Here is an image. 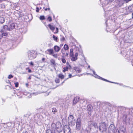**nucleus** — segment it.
I'll use <instances>...</instances> for the list:
<instances>
[{
	"instance_id": "1",
	"label": "nucleus",
	"mask_w": 133,
	"mask_h": 133,
	"mask_svg": "<svg viewBox=\"0 0 133 133\" xmlns=\"http://www.w3.org/2000/svg\"><path fill=\"white\" fill-rule=\"evenodd\" d=\"M107 124L105 122H101L99 124V130L101 133H103L107 131Z\"/></svg>"
},
{
	"instance_id": "2",
	"label": "nucleus",
	"mask_w": 133,
	"mask_h": 133,
	"mask_svg": "<svg viewBox=\"0 0 133 133\" xmlns=\"http://www.w3.org/2000/svg\"><path fill=\"white\" fill-rule=\"evenodd\" d=\"M68 122L70 125H71V126H74L75 125V121L72 115H70L69 116Z\"/></svg>"
},
{
	"instance_id": "3",
	"label": "nucleus",
	"mask_w": 133,
	"mask_h": 133,
	"mask_svg": "<svg viewBox=\"0 0 133 133\" xmlns=\"http://www.w3.org/2000/svg\"><path fill=\"white\" fill-rule=\"evenodd\" d=\"M116 128L115 125L113 124H110L109 126L108 129V133H116Z\"/></svg>"
},
{
	"instance_id": "4",
	"label": "nucleus",
	"mask_w": 133,
	"mask_h": 133,
	"mask_svg": "<svg viewBox=\"0 0 133 133\" xmlns=\"http://www.w3.org/2000/svg\"><path fill=\"white\" fill-rule=\"evenodd\" d=\"M55 125L56 130L59 133L61 132L63 129V128L61 123L59 122H57L56 123Z\"/></svg>"
},
{
	"instance_id": "5",
	"label": "nucleus",
	"mask_w": 133,
	"mask_h": 133,
	"mask_svg": "<svg viewBox=\"0 0 133 133\" xmlns=\"http://www.w3.org/2000/svg\"><path fill=\"white\" fill-rule=\"evenodd\" d=\"M28 57L31 59H33L36 57V55L34 51H29L28 52Z\"/></svg>"
},
{
	"instance_id": "6",
	"label": "nucleus",
	"mask_w": 133,
	"mask_h": 133,
	"mask_svg": "<svg viewBox=\"0 0 133 133\" xmlns=\"http://www.w3.org/2000/svg\"><path fill=\"white\" fill-rule=\"evenodd\" d=\"M81 119L80 118H78L77 119L76 124V129L77 131L79 130L81 128Z\"/></svg>"
},
{
	"instance_id": "7",
	"label": "nucleus",
	"mask_w": 133,
	"mask_h": 133,
	"mask_svg": "<svg viewBox=\"0 0 133 133\" xmlns=\"http://www.w3.org/2000/svg\"><path fill=\"white\" fill-rule=\"evenodd\" d=\"M92 71L93 72V74H94V76L95 78H97L99 79H101L102 80H103V81H105L106 82H111V83H114L115 84H119V83H118L113 82H110V81H108L107 80V79H105L104 78H103L100 77L98 75H97L96 74V73L95 72V71H94V70H92Z\"/></svg>"
},
{
	"instance_id": "8",
	"label": "nucleus",
	"mask_w": 133,
	"mask_h": 133,
	"mask_svg": "<svg viewBox=\"0 0 133 133\" xmlns=\"http://www.w3.org/2000/svg\"><path fill=\"white\" fill-rule=\"evenodd\" d=\"M114 0H100V1L102 2V5L103 7H104L108 4L112 2Z\"/></svg>"
},
{
	"instance_id": "9",
	"label": "nucleus",
	"mask_w": 133,
	"mask_h": 133,
	"mask_svg": "<svg viewBox=\"0 0 133 133\" xmlns=\"http://www.w3.org/2000/svg\"><path fill=\"white\" fill-rule=\"evenodd\" d=\"M116 133H126L125 129L123 126H121L119 127V130H117Z\"/></svg>"
},
{
	"instance_id": "10",
	"label": "nucleus",
	"mask_w": 133,
	"mask_h": 133,
	"mask_svg": "<svg viewBox=\"0 0 133 133\" xmlns=\"http://www.w3.org/2000/svg\"><path fill=\"white\" fill-rule=\"evenodd\" d=\"M64 133H71V129L68 125H65L64 127Z\"/></svg>"
},
{
	"instance_id": "11",
	"label": "nucleus",
	"mask_w": 133,
	"mask_h": 133,
	"mask_svg": "<svg viewBox=\"0 0 133 133\" xmlns=\"http://www.w3.org/2000/svg\"><path fill=\"white\" fill-rule=\"evenodd\" d=\"M116 3L119 7H121L123 5L125 2L124 0H117Z\"/></svg>"
},
{
	"instance_id": "12",
	"label": "nucleus",
	"mask_w": 133,
	"mask_h": 133,
	"mask_svg": "<svg viewBox=\"0 0 133 133\" xmlns=\"http://www.w3.org/2000/svg\"><path fill=\"white\" fill-rule=\"evenodd\" d=\"M0 32H1V35L2 36V37L3 36H6L8 35V33L7 32H5L3 29H2L0 30Z\"/></svg>"
},
{
	"instance_id": "13",
	"label": "nucleus",
	"mask_w": 133,
	"mask_h": 133,
	"mask_svg": "<svg viewBox=\"0 0 133 133\" xmlns=\"http://www.w3.org/2000/svg\"><path fill=\"white\" fill-rule=\"evenodd\" d=\"M127 115H125L124 116L123 118H125V119H123V121L126 124H129L130 122L129 121V119H127Z\"/></svg>"
},
{
	"instance_id": "14",
	"label": "nucleus",
	"mask_w": 133,
	"mask_h": 133,
	"mask_svg": "<svg viewBox=\"0 0 133 133\" xmlns=\"http://www.w3.org/2000/svg\"><path fill=\"white\" fill-rule=\"evenodd\" d=\"M79 97H75L73 101V103L75 104H76L79 101Z\"/></svg>"
},
{
	"instance_id": "15",
	"label": "nucleus",
	"mask_w": 133,
	"mask_h": 133,
	"mask_svg": "<svg viewBox=\"0 0 133 133\" xmlns=\"http://www.w3.org/2000/svg\"><path fill=\"white\" fill-rule=\"evenodd\" d=\"M54 49L56 52H58L60 50L61 48L57 45H55L54 47Z\"/></svg>"
},
{
	"instance_id": "16",
	"label": "nucleus",
	"mask_w": 133,
	"mask_h": 133,
	"mask_svg": "<svg viewBox=\"0 0 133 133\" xmlns=\"http://www.w3.org/2000/svg\"><path fill=\"white\" fill-rule=\"evenodd\" d=\"M5 21V18L3 16H0V23H3Z\"/></svg>"
},
{
	"instance_id": "17",
	"label": "nucleus",
	"mask_w": 133,
	"mask_h": 133,
	"mask_svg": "<svg viewBox=\"0 0 133 133\" xmlns=\"http://www.w3.org/2000/svg\"><path fill=\"white\" fill-rule=\"evenodd\" d=\"M15 26L14 23H13L10 24L9 26V28L10 30H11L15 28Z\"/></svg>"
},
{
	"instance_id": "18",
	"label": "nucleus",
	"mask_w": 133,
	"mask_h": 133,
	"mask_svg": "<svg viewBox=\"0 0 133 133\" xmlns=\"http://www.w3.org/2000/svg\"><path fill=\"white\" fill-rule=\"evenodd\" d=\"M128 9L130 12H132L133 11V4L128 6Z\"/></svg>"
},
{
	"instance_id": "19",
	"label": "nucleus",
	"mask_w": 133,
	"mask_h": 133,
	"mask_svg": "<svg viewBox=\"0 0 133 133\" xmlns=\"http://www.w3.org/2000/svg\"><path fill=\"white\" fill-rule=\"evenodd\" d=\"M47 51L48 52V54L50 55H51L54 54V50L52 49H48Z\"/></svg>"
},
{
	"instance_id": "20",
	"label": "nucleus",
	"mask_w": 133,
	"mask_h": 133,
	"mask_svg": "<svg viewBox=\"0 0 133 133\" xmlns=\"http://www.w3.org/2000/svg\"><path fill=\"white\" fill-rule=\"evenodd\" d=\"M89 123H90L92 125H91V126H94L95 128H97L98 129V128L97 126V124L96 123H94L93 121L90 122Z\"/></svg>"
},
{
	"instance_id": "21",
	"label": "nucleus",
	"mask_w": 133,
	"mask_h": 133,
	"mask_svg": "<svg viewBox=\"0 0 133 133\" xmlns=\"http://www.w3.org/2000/svg\"><path fill=\"white\" fill-rule=\"evenodd\" d=\"M2 29H3L5 31L6 30L10 31L9 26H8L7 25H5L4 26L3 28Z\"/></svg>"
},
{
	"instance_id": "22",
	"label": "nucleus",
	"mask_w": 133,
	"mask_h": 133,
	"mask_svg": "<svg viewBox=\"0 0 133 133\" xmlns=\"http://www.w3.org/2000/svg\"><path fill=\"white\" fill-rule=\"evenodd\" d=\"M50 62L51 63V65L54 66H56V63L54 59H51L50 60Z\"/></svg>"
},
{
	"instance_id": "23",
	"label": "nucleus",
	"mask_w": 133,
	"mask_h": 133,
	"mask_svg": "<svg viewBox=\"0 0 133 133\" xmlns=\"http://www.w3.org/2000/svg\"><path fill=\"white\" fill-rule=\"evenodd\" d=\"M48 27L50 28L51 30L53 32H54V30L55 29V27L52 25L50 24H49L48 25Z\"/></svg>"
},
{
	"instance_id": "24",
	"label": "nucleus",
	"mask_w": 133,
	"mask_h": 133,
	"mask_svg": "<svg viewBox=\"0 0 133 133\" xmlns=\"http://www.w3.org/2000/svg\"><path fill=\"white\" fill-rule=\"evenodd\" d=\"M74 69L75 70L77 73H79L81 71L80 69L79 68L76 67L74 68Z\"/></svg>"
},
{
	"instance_id": "25",
	"label": "nucleus",
	"mask_w": 133,
	"mask_h": 133,
	"mask_svg": "<svg viewBox=\"0 0 133 133\" xmlns=\"http://www.w3.org/2000/svg\"><path fill=\"white\" fill-rule=\"evenodd\" d=\"M89 131L86 129V130L82 129L81 130V133H88Z\"/></svg>"
},
{
	"instance_id": "26",
	"label": "nucleus",
	"mask_w": 133,
	"mask_h": 133,
	"mask_svg": "<svg viewBox=\"0 0 133 133\" xmlns=\"http://www.w3.org/2000/svg\"><path fill=\"white\" fill-rule=\"evenodd\" d=\"M57 110L56 108H53L52 109V112L54 114H55V113L57 112Z\"/></svg>"
},
{
	"instance_id": "27",
	"label": "nucleus",
	"mask_w": 133,
	"mask_h": 133,
	"mask_svg": "<svg viewBox=\"0 0 133 133\" xmlns=\"http://www.w3.org/2000/svg\"><path fill=\"white\" fill-rule=\"evenodd\" d=\"M87 109L88 111L89 112L90 111H91V110H92V107L90 105H88L87 107Z\"/></svg>"
},
{
	"instance_id": "28",
	"label": "nucleus",
	"mask_w": 133,
	"mask_h": 133,
	"mask_svg": "<svg viewBox=\"0 0 133 133\" xmlns=\"http://www.w3.org/2000/svg\"><path fill=\"white\" fill-rule=\"evenodd\" d=\"M63 48L65 50H66L68 49L69 46L68 45L65 44Z\"/></svg>"
},
{
	"instance_id": "29",
	"label": "nucleus",
	"mask_w": 133,
	"mask_h": 133,
	"mask_svg": "<svg viewBox=\"0 0 133 133\" xmlns=\"http://www.w3.org/2000/svg\"><path fill=\"white\" fill-rule=\"evenodd\" d=\"M125 41L126 43H130L131 42V41L130 39H127L125 38Z\"/></svg>"
},
{
	"instance_id": "30",
	"label": "nucleus",
	"mask_w": 133,
	"mask_h": 133,
	"mask_svg": "<svg viewBox=\"0 0 133 133\" xmlns=\"http://www.w3.org/2000/svg\"><path fill=\"white\" fill-rule=\"evenodd\" d=\"M72 57L71 58V60L72 61H76L77 59V57H74V56L73 57Z\"/></svg>"
},
{
	"instance_id": "31",
	"label": "nucleus",
	"mask_w": 133,
	"mask_h": 133,
	"mask_svg": "<svg viewBox=\"0 0 133 133\" xmlns=\"http://www.w3.org/2000/svg\"><path fill=\"white\" fill-rule=\"evenodd\" d=\"M58 77L61 79H63L64 77V76L63 75L61 74H59L58 75Z\"/></svg>"
},
{
	"instance_id": "32",
	"label": "nucleus",
	"mask_w": 133,
	"mask_h": 133,
	"mask_svg": "<svg viewBox=\"0 0 133 133\" xmlns=\"http://www.w3.org/2000/svg\"><path fill=\"white\" fill-rule=\"evenodd\" d=\"M52 37L53 38L54 40L55 41H57V40L58 39V38L56 36L54 35H53L52 36Z\"/></svg>"
},
{
	"instance_id": "33",
	"label": "nucleus",
	"mask_w": 133,
	"mask_h": 133,
	"mask_svg": "<svg viewBox=\"0 0 133 133\" xmlns=\"http://www.w3.org/2000/svg\"><path fill=\"white\" fill-rule=\"evenodd\" d=\"M66 67H67V68L68 69H70L71 68V65L69 64V63L68 62L66 63Z\"/></svg>"
},
{
	"instance_id": "34",
	"label": "nucleus",
	"mask_w": 133,
	"mask_h": 133,
	"mask_svg": "<svg viewBox=\"0 0 133 133\" xmlns=\"http://www.w3.org/2000/svg\"><path fill=\"white\" fill-rule=\"evenodd\" d=\"M39 18L41 20H43L45 19V18L44 16H41Z\"/></svg>"
},
{
	"instance_id": "35",
	"label": "nucleus",
	"mask_w": 133,
	"mask_h": 133,
	"mask_svg": "<svg viewBox=\"0 0 133 133\" xmlns=\"http://www.w3.org/2000/svg\"><path fill=\"white\" fill-rule=\"evenodd\" d=\"M52 55V56H53V57L55 58H57L58 55V54H53Z\"/></svg>"
},
{
	"instance_id": "36",
	"label": "nucleus",
	"mask_w": 133,
	"mask_h": 133,
	"mask_svg": "<svg viewBox=\"0 0 133 133\" xmlns=\"http://www.w3.org/2000/svg\"><path fill=\"white\" fill-rule=\"evenodd\" d=\"M67 67H64L63 68V72H65V71H68V68Z\"/></svg>"
},
{
	"instance_id": "37",
	"label": "nucleus",
	"mask_w": 133,
	"mask_h": 133,
	"mask_svg": "<svg viewBox=\"0 0 133 133\" xmlns=\"http://www.w3.org/2000/svg\"><path fill=\"white\" fill-rule=\"evenodd\" d=\"M81 54L82 56L84 58V60L85 62H86V59H85V58L84 56V55H83V54L82 53V51H81Z\"/></svg>"
},
{
	"instance_id": "38",
	"label": "nucleus",
	"mask_w": 133,
	"mask_h": 133,
	"mask_svg": "<svg viewBox=\"0 0 133 133\" xmlns=\"http://www.w3.org/2000/svg\"><path fill=\"white\" fill-rule=\"evenodd\" d=\"M61 61L63 63H66V60L64 58H62Z\"/></svg>"
},
{
	"instance_id": "39",
	"label": "nucleus",
	"mask_w": 133,
	"mask_h": 133,
	"mask_svg": "<svg viewBox=\"0 0 133 133\" xmlns=\"http://www.w3.org/2000/svg\"><path fill=\"white\" fill-rule=\"evenodd\" d=\"M47 19L49 22H51L52 20V18L50 16L48 17V18Z\"/></svg>"
},
{
	"instance_id": "40",
	"label": "nucleus",
	"mask_w": 133,
	"mask_h": 133,
	"mask_svg": "<svg viewBox=\"0 0 133 133\" xmlns=\"http://www.w3.org/2000/svg\"><path fill=\"white\" fill-rule=\"evenodd\" d=\"M55 82L56 83H59V79L58 78H56L55 80Z\"/></svg>"
},
{
	"instance_id": "41",
	"label": "nucleus",
	"mask_w": 133,
	"mask_h": 133,
	"mask_svg": "<svg viewBox=\"0 0 133 133\" xmlns=\"http://www.w3.org/2000/svg\"><path fill=\"white\" fill-rule=\"evenodd\" d=\"M65 40V38L63 36L61 38V41H63Z\"/></svg>"
},
{
	"instance_id": "42",
	"label": "nucleus",
	"mask_w": 133,
	"mask_h": 133,
	"mask_svg": "<svg viewBox=\"0 0 133 133\" xmlns=\"http://www.w3.org/2000/svg\"><path fill=\"white\" fill-rule=\"evenodd\" d=\"M13 76L11 75H9L8 78L9 79H10L11 78H13Z\"/></svg>"
},
{
	"instance_id": "43",
	"label": "nucleus",
	"mask_w": 133,
	"mask_h": 133,
	"mask_svg": "<svg viewBox=\"0 0 133 133\" xmlns=\"http://www.w3.org/2000/svg\"><path fill=\"white\" fill-rule=\"evenodd\" d=\"M15 87H17L18 85V82H16L15 83Z\"/></svg>"
},
{
	"instance_id": "44",
	"label": "nucleus",
	"mask_w": 133,
	"mask_h": 133,
	"mask_svg": "<svg viewBox=\"0 0 133 133\" xmlns=\"http://www.w3.org/2000/svg\"><path fill=\"white\" fill-rule=\"evenodd\" d=\"M29 69V68H26V70H27V69H28V72L29 73L31 72V70L30 69Z\"/></svg>"
},
{
	"instance_id": "45",
	"label": "nucleus",
	"mask_w": 133,
	"mask_h": 133,
	"mask_svg": "<svg viewBox=\"0 0 133 133\" xmlns=\"http://www.w3.org/2000/svg\"><path fill=\"white\" fill-rule=\"evenodd\" d=\"M70 57H73L74 56L73 52L70 53Z\"/></svg>"
},
{
	"instance_id": "46",
	"label": "nucleus",
	"mask_w": 133,
	"mask_h": 133,
	"mask_svg": "<svg viewBox=\"0 0 133 133\" xmlns=\"http://www.w3.org/2000/svg\"><path fill=\"white\" fill-rule=\"evenodd\" d=\"M39 8H38V7H37L36 8V11L37 12H39Z\"/></svg>"
},
{
	"instance_id": "47",
	"label": "nucleus",
	"mask_w": 133,
	"mask_h": 133,
	"mask_svg": "<svg viewBox=\"0 0 133 133\" xmlns=\"http://www.w3.org/2000/svg\"><path fill=\"white\" fill-rule=\"evenodd\" d=\"M78 56V53L77 52H76L75 54V57H77Z\"/></svg>"
},
{
	"instance_id": "48",
	"label": "nucleus",
	"mask_w": 133,
	"mask_h": 133,
	"mask_svg": "<svg viewBox=\"0 0 133 133\" xmlns=\"http://www.w3.org/2000/svg\"><path fill=\"white\" fill-rule=\"evenodd\" d=\"M56 32H55L54 33H57L58 31V29L57 28H56Z\"/></svg>"
},
{
	"instance_id": "49",
	"label": "nucleus",
	"mask_w": 133,
	"mask_h": 133,
	"mask_svg": "<svg viewBox=\"0 0 133 133\" xmlns=\"http://www.w3.org/2000/svg\"><path fill=\"white\" fill-rule=\"evenodd\" d=\"M73 50L72 49H71L70 50V53L73 52Z\"/></svg>"
},
{
	"instance_id": "50",
	"label": "nucleus",
	"mask_w": 133,
	"mask_h": 133,
	"mask_svg": "<svg viewBox=\"0 0 133 133\" xmlns=\"http://www.w3.org/2000/svg\"><path fill=\"white\" fill-rule=\"evenodd\" d=\"M45 58H42V60L43 62H44Z\"/></svg>"
},
{
	"instance_id": "51",
	"label": "nucleus",
	"mask_w": 133,
	"mask_h": 133,
	"mask_svg": "<svg viewBox=\"0 0 133 133\" xmlns=\"http://www.w3.org/2000/svg\"><path fill=\"white\" fill-rule=\"evenodd\" d=\"M29 64L31 65H34V64L32 62H30L29 63Z\"/></svg>"
},
{
	"instance_id": "52",
	"label": "nucleus",
	"mask_w": 133,
	"mask_h": 133,
	"mask_svg": "<svg viewBox=\"0 0 133 133\" xmlns=\"http://www.w3.org/2000/svg\"><path fill=\"white\" fill-rule=\"evenodd\" d=\"M51 131L50 130H47L46 131V133H51Z\"/></svg>"
},
{
	"instance_id": "53",
	"label": "nucleus",
	"mask_w": 133,
	"mask_h": 133,
	"mask_svg": "<svg viewBox=\"0 0 133 133\" xmlns=\"http://www.w3.org/2000/svg\"><path fill=\"white\" fill-rule=\"evenodd\" d=\"M61 52L63 54H64L65 53L64 52V51H63L62 50H62L61 51Z\"/></svg>"
},
{
	"instance_id": "54",
	"label": "nucleus",
	"mask_w": 133,
	"mask_h": 133,
	"mask_svg": "<svg viewBox=\"0 0 133 133\" xmlns=\"http://www.w3.org/2000/svg\"><path fill=\"white\" fill-rule=\"evenodd\" d=\"M25 85L26 87H28L29 85V84L28 83H26L25 84Z\"/></svg>"
},
{
	"instance_id": "55",
	"label": "nucleus",
	"mask_w": 133,
	"mask_h": 133,
	"mask_svg": "<svg viewBox=\"0 0 133 133\" xmlns=\"http://www.w3.org/2000/svg\"><path fill=\"white\" fill-rule=\"evenodd\" d=\"M72 76V75L71 74H70L69 75V78H71Z\"/></svg>"
},
{
	"instance_id": "56",
	"label": "nucleus",
	"mask_w": 133,
	"mask_h": 133,
	"mask_svg": "<svg viewBox=\"0 0 133 133\" xmlns=\"http://www.w3.org/2000/svg\"><path fill=\"white\" fill-rule=\"evenodd\" d=\"M22 133H28V132L26 131H24Z\"/></svg>"
},
{
	"instance_id": "57",
	"label": "nucleus",
	"mask_w": 133,
	"mask_h": 133,
	"mask_svg": "<svg viewBox=\"0 0 133 133\" xmlns=\"http://www.w3.org/2000/svg\"><path fill=\"white\" fill-rule=\"evenodd\" d=\"M2 38V36H1V34L0 33V39Z\"/></svg>"
},
{
	"instance_id": "58",
	"label": "nucleus",
	"mask_w": 133,
	"mask_h": 133,
	"mask_svg": "<svg viewBox=\"0 0 133 133\" xmlns=\"http://www.w3.org/2000/svg\"><path fill=\"white\" fill-rule=\"evenodd\" d=\"M68 53H66V54H65V56H68Z\"/></svg>"
},
{
	"instance_id": "59",
	"label": "nucleus",
	"mask_w": 133,
	"mask_h": 133,
	"mask_svg": "<svg viewBox=\"0 0 133 133\" xmlns=\"http://www.w3.org/2000/svg\"><path fill=\"white\" fill-rule=\"evenodd\" d=\"M31 79V76H29V77H28V79Z\"/></svg>"
},
{
	"instance_id": "60",
	"label": "nucleus",
	"mask_w": 133,
	"mask_h": 133,
	"mask_svg": "<svg viewBox=\"0 0 133 133\" xmlns=\"http://www.w3.org/2000/svg\"><path fill=\"white\" fill-rule=\"evenodd\" d=\"M47 9V10H48L49 11L50 9V8H48Z\"/></svg>"
},
{
	"instance_id": "61",
	"label": "nucleus",
	"mask_w": 133,
	"mask_h": 133,
	"mask_svg": "<svg viewBox=\"0 0 133 133\" xmlns=\"http://www.w3.org/2000/svg\"><path fill=\"white\" fill-rule=\"evenodd\" d=\"M119 85H122L123 84H121H121H119Z\"/></svg>"
},
{
	"instance_id": "62",
	"label": "nucleus",
	"mask_w": 133,
	"mask_h": 133,
	"mask_svg": "<svg viewBox=\"0 0 133 133\" xmlns=\"http://www.w3.org/2000/svg\"><path fill=\"white\" fill-rule=\"evenodd\" d=\"M45 10L46 11L47 10V8H45Z\"/></svg>"
},
{
	"instance_id": "63",
	"label": "nucleus",
	"mask_w": 133,
	"mask_h": 133,
	"mask_svg": "<svg viewBox=\"0 0 133 133\" xmlns=\"http://www.w3.org/2000/svg\"><path fill=\"white\" fill-rule=\"evenodd\" d=\"M88 68H90V65H89L88 66Z\"/></svg>"
},
{
	"instance_id": "64",
	"label": "nucleus",
	"mask_w": 133,
	"mask_h": 133,
	"mask_svg": "<svg viewBox=\"0 0 133 133\" xmlns=\"http://www.w3.org/2000/svg\"><path fill=\"white\" fill-rule=\"evenodd\" d=\"M132 18H133V13L132 14Z\"/></svg>"
}]
</instances>
